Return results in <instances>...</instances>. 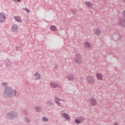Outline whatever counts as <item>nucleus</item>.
Instances as JSON below:
<instances>
[{
    "mask_svg": "<svg viewBox=\"0 0 125 125\" xmlns=\"http://www.w3.org/2000/svg\"><path fill=\"white\" fill-rule=\"evenodd\" d=\"M14 1H16V2H20V0H13Z\"/></svg>",
    "mask_w": 125,
    "mask_h": 125,
    "instance_id": "obj_19",
    "label": "nucleus"
},
{
    "mask_svg": "<svg viewBox=\"0 0 125 125\" xmlns=\"http://www.w3.org/2000/svg\"><path fill=\"white\" fill-rule=\"evenodd\" d=\"M122 23H125V20L122 21Z\"/></svg>",
    "mask_w": 125,
    "mask_h": 125,
    "instance_id": "obj_24",
    "label": "nucleus"
},
{
    "mask_svg": "<svg viewBox=\"0 0 125 125\" xmlns=\"http://www.w3.org/2000/svg\"><path fill=\"white\" fill-rule=\"evenodd\" d=\"M63 117H64V118H65V119H66V120L70 119L69 115H67L66 114H64Z\"/></svg>",
    "mask_w": 125,
    "mask_h": 125,
    "instance_id": "obj_17",
    "label": "nucleus"
},
{
    "mask_svg": "<svg viewBox=\"0 0 125 125\" xmlns=\"http://www.w3.org/2000/svg\"><path fill=\"white\" fill-rule=\"evenodd\" d=\"M90 103L92 106H96V105H97V101H96V100L94 98H92L90 99Z\"/></svg>",
    "mask_w": 125,
    "mask_h": 125,
    "instance_id": "obj_3",
    "label": "nucleus"
},
{
    "mask_svg": "<svg viewBox=\"0 0 125 125\" xmlns=\"http://www.w3.org/2000/svg\"><path fill=\"white\" fill-rule=\"evenodd\" d=\"M88 83H93V79L91 77H88L87 79Z\"/></svg>",
    "mask_w": 125,
    "mask_h": 125,
    "instance_id": "obj_14",
    "label": "nucleus"
},
{
    "mask_svg": "<svg viewBox=\"0 0 125 125\" xmlns=\"http://www.w3.org/2000/svg\"><path fill=\"white\" fill-rule=\"evenodd\" d=\"M97 79L101 81L103 79V76L100 73H97L96 74Z\"/></svg>",
    "mask_w": 125,
    "mask_h": 125,
    "instance_id": "obj_6",
    "label": "nucleus"
},
{
    "mask_svg": "<svg viewBox=\"0 0 125 125\" xmlns=\"http://www.w3.org/2000/svg\"><path fill=\"white\" fill-rule=\"evenodd\" d=\"M42 121H43V122H47V121H48V119H47V118L45 117H43L42 118Z\"/></svg>",
    "mask_w": 125,
    "mask_h": 125,
    "instance_id": "obj_18",
    "label": "nucleus"
},
{
    "mask_svg": "<svg viewBox=\"0 0 125 125\" xmlns=\"http://www.w3.org/2000/svg\"><path fill=\"white\" fill-rule=\"evenodd\" d=\"M94 32L95 33V34L96 35H99L100 34V30L95 29V30H94Z\"/></svg>",
    "mask_w": 125,
    "mask_h": 125,
    "instance_id": "obj_15",
    "label": "nucleus"
},
{
    "mask_svg": "<svg viewBox=\"0 0 125 125\" xmlns=\"http://www.w3.org/2000/svg\"><path fill=\"white\" fill-rule=\"evenodd\" d=\"M83 117L78 118L77 119H75V123L77 124H81V123H83Z\"/></svg>",
    "mask_w": 125,
    "mask_h": 125,
    "instance_id": "obj_5",
    "label": "nucleus"
},
{
    "mask_svg": "<svg viewBox=\"0 0 125 125\" xmlns=\"http://www.w3.org/2000/svg\"><path fill=\"white\" fill-rule=\"evenodd\" d=\"M25 10H26V11L28 13H29V12H30V10H29V9H26Z\"/></svg>",
    "mask_w": 125,
    "mask_h": 125,
    "instance_id": "obj_20",
    "label": "nucleus"
},
{
    "mask_svg": "<svg viewBox=\"0 0 125 125\" xmlns=\"http://www.w3.org/2000/svg\"><path fill=\"white\" fill-rule=\"evenodd\" d=\"M15 19L18 22H21V18L20 17L15 16Z\"/></svg>",
    "mask_w": 125,
    "mask_h": 125,
    "instance_id": "obj_11",
    "label": "nucleus"
},
{
    "mask_svg": "<svg viewBox=\"0 0 125 125\" xmlns=\"http://www.w3.org/2000/svg\"><path fill=\"white\" fill-rule=\"evenodd\" d=\"M5 20V14L1 13H0V23L3 22Z\"/></svg>",
    "mask_w": 125,
    "mask_h": 125,
    "instance_id": "obj_4",
    "label": "nucleus"
},
{
    "mask_svg": "<svg viewBox=\"0 0 125 125\" xmlns=\"http://www.w3.org/2000/svg\"><path fill=\"white\" fill-rule=\"evenodd\" d=\"M35 78L36 79V80H39V79L41 78V76H40V74L39 73H35L34 74Z\"/></svg>",
    "mask_w": 125,
    "mask_h": 125,
    "instance_id": "obj_10",
    "label": "nucleus"
},
{
    "mask_svg": "<svg viewBox=\"0 0 125 125\" xmlns=\"http://www.w3.org/2000/svg\"><path fill=\"white\" fill-rule=\"evenodd\" d=\"M86 6L88 7H92L93 6V4L91 3L90 1H86L85 2Z\"/></svg>",
    "mask_w": 125,
    "mask_h": 125,
    "instance_id": "obj_8",
    "label": "nucleus"
},
{
    "mask_svg": "<svg viewBox=\"0 0 125 125\" xmlns=\"http://www.w3.org/2000/svg\"><path fill=\"white\" fill-rule=\"evenodd\" d=\"M50 30L51 31H56V30H57V28H56V26H52L50 27Z\"/></svg>",
    "mask_w": 125,
    "mask_h": 125,
    "instance_id": "obj_13",
    "label": "nucleus"
},
{
    "mask_svg": "<svg viewBox=\"0 0 125 125\" xmlns=\"http://www.w3.org/2000/svg\"><path fill=\"white\" fill-rule=\"evenodd\" d=\"M5 94H7L9 97L15 96L16 95V91L12 92V90L10 88H6L4 92Z\"/></svg>",
    "mask_w": 125,
    "mask_h": 125,
    "instance_id": "obj_1",
    "label": "nucleus"
},
{
    "mask_svg": "<svg viewBox=\"0 0 125 125\" xmlns=\"http://www.w3.org/2000/svg\"><path fill=\"white\" fill-rule=\"evenodd\" d=\"M18 30V27H17V25L16 24H14L12 26V32H16Z\"/></svg>",
    "mask_w": 125,
    "mask_h": 125,
    "instance_id": "obj_7",
    "label": "nucleus"
},
{
    "mask_svg": "<svg viewBox=\"0 0 125 125\" xmlns=\"http://www.w3.org/2000/svg\"><path fill=\"white\" fill-rule=\"evenodd\" d=\"M50 85L51 86V87H53V88H54V87H56V84L53 83H50Z\"/></svg>",
    "mask_w": 125,
    "mask_h": 125,
    "instance_id": "obj_16",
    "label": "nucleus"
},
{
    "mask_svg": "<svg viewBox=\"0 0 125 125\" xmlns=\"http://www.w3.org/2000/svg\"><path fill=\"white\" fill-rule=\"evenodd\" d=\"M82 57L80 54L76 55V58L75 59V62L77 63V64H81L83 61L82 60Z\"/></svg>",
    "mask_w": 125,
    "mask_h": 125,
    "instance_id": "obj_2",
    "label": "nucleus"
},
{
    "mask_svg": "<svg viewBox=\"0 0 125 125\" xmlns=\"http://www.w3.org/2000/svg\"><path fill=\"white\" fill-rule=\"evenodd\" d=\"M84 46H85V47H87V48H88L90 47V43L88 42H85L84 43Z\"/></svg>",
    "mask_w": 125,
    "mask_h": 125,
    "instance_id": "obj_12",
    "label": "nucleus"
},
{
    "mask_svg": "<svg viewBox=\"0 0 125 125\" xmlns=\"http://www.w3.org/2000/svg\"><path fill=\"white\" fill-rule=\"evenodd\" d=\"M36 110L39 111H40V110H41V109L39 108V109H38V108H36Z\"/></svg>",
    "mask_w": 125,
    "mask_h": 125,
    "instance_id": "obj_22",
    "label": "nucleus"
},
{
    "mask_svg": "<svg viewBox=\"0 0 125 125\" xmlns=\"http://www.w3.org/2000/svg\"><path fill=\"white\" fill-rule=\"evenodd\" d=\"M55 101L56 102V103H57L58 104H62V103H63V101H61V100H59V99H58V98H56L55 99Z\"/></svg>",
    "mask_w": 125,
    "mask_h": 125,
    "instance_id": "obj_9",
    "label": "nucleus"
},
{
    "mask_svg": "<svg viewBox=\"0 0 125 125\" xmlns=\"http://www.w3.org/2000/svg\"><path fill=\"white\" fill-rule=\"evenodd\" d=\"M123 15L125 16V11L123 12Z\"/></svg>",
    "mask_w": 125,
    "mask_h": 125,
    "instance_id": "obj_23",
    "label": "nucleus"
},
{
    "mask_svg": "<svg viewBox=\"0 0 125 125\" xmlns=\"http://www.w3.org/2000/svg\"><path fill=\"white\" fill-rule=\"evenodd\" d=\"M2 85L3 86H6V85H7L6 83H3Z\"/></svg>",
    "mask_w": 125,
    "mask_h": 125,
    "instance_id": "obj_21",
    "label": "nucleus"
}]
</instances>
